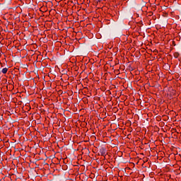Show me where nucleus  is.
<instances>
[{
    "mask_svg": "<svg viewBox=\"0 0 181 181\" xmlns=\"http://www.w3.org/2000/svg\"><path fill=\"white\" fill-rule=\"evenodd\" d=\"M98 1V2H101V0H97Z\"/></svg>",
    "mask_w": 181,
    "mask_h": 181,
    "instance_id": "obj_4",
    "label": "nucleus"
},
{
    "mask_svg": "<svg viewBox=\"0 0 181 181\" xmlns=\"http://www.w3.org/2000/svg\"><path fill=\"white\" fill-rule=\"evenodd\" d=\"M99 152L102 156H104L107 153V149L105 147H100L99 149Z\"/></svg>",
    "mask_w": 181,
    "mask_h": 181,
    "instance_id": "obj_1",
    "label": "nucleus"
},
{
    "mask_svg": "<svg viewBox=\"0 0 181 181\" xmlns=\"http://www.w3.org/2000/svg\"><path fill=\"white\" fill-rule=\"evenodd\" d=\"M1 73H3V74H6V73H8V68H4L1 70Z\"/></svg>",
    "mask_w": 181,
    "mask_h": 181,
    "instance_id": "obj_2",
    "label": "nucleus"
},
{
    "mask_svg": "<svg viewBox=\"0 0 181 181\" xmlns=\"http://www.w3.org/2000/svg\"><path fill=\"white\" fill-rule=\"evenodd\" d=\"M174 57L175 59H177V57H179V52L174 53Z\"/></svg>",
    "mask_w": 181,
    "mask_h": 181,
    "instance_id": "obj_3",
    "label": "nucleus"
}]
</instances>
